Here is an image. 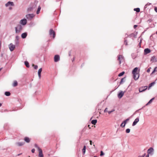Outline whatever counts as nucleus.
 Listing matches in <instances>:
<instances>
[{
  "label": "nucleus",
  "instance_id": "nucleus-20",
  "mask_svg": "<svg viewBox=\"0 0 157 157\" xmlns=\"http://www.w3.org/2000/svg\"><path fill=\"white\" fill-rule=\"evenodd\" d=\"M27 35V33H22L21 35V37L23 38L24 39L25 38Z\"/></svg>",
  "mask_w": 157,
  "mask_h": 157
},
{
  "label": "nucleus",
  "instance_id": "nucleus-5",
  "mask_svg": "<svg viewBox=\"0 0 157 157\" xmlns=\"http://www.w3.org/2000/svg\"><path fill=\"white\" fill-rule=\"evenodd\" d=\"M49 35L50 36H53V38H54L55 37V33L54 31L52 29H51L49 31Z\"/></svg>",
  "mask_w": 157,
  "mask_h": 157
},
{
  "label": "nucleus",
  "instance_id": "nucleus-12",
  "mask_svg": "<svg viewBox=\"0 0 157 157\" xmlns=\"http://www.w3.org/2000/svg\"><path fill=\"white\" fill-rule=\"evenodd\" d=\"M137 35V33H131V34L128 35L126 37H133L134 38H136V36Z\"/></svg>",
  "mask_w": 157,
  "mask_h": 157
},
{
  "label": "nucleus",
  "instance_id": "nucleus-21",
  "mask_svg": "<svg viewBox=\"0 0 157 157\" xmlns=\"http://www.w3.org/2000/svg\"><path fill=\"white\" fill-rule=\"evenodd\" d=\"M138 69V68L137 67H136L132 71V74L134 73H137V71Z\"/></svg>",
  "mask_w": 157,
  "mask_h": 157
},
{
  "label": "nucleus",
  "instance_id": "nucleus-45",
  "mask_svg": "<svg viewBox=\"0 0 157 157\" xmlns=\"http://www.w3.org/2000/svg\"><path fill=\"white\" fill-rule=\"evenodd\" d=\"M15 43L16 45H18L19 44L18 41L15 40Z\"/></svg>",
  "mask_w": 157,
  "mask_h": 157
},
{
  "label": "nucleus",
  "instance_id": "nucleus-19",
  "mask_svg": "<svg viewBox=\"0 0 157 157\" xmlns=\"http://www.w3.org/2000/svg\"><path fill=\"white\" fill-rule=\"evenodd\" d=\"M36 7V5H34L32 7H29L28 9V11H30L32 10L33 9H34Z\"/></svg>",
  "mask_w": 157,
  "mask_h": 157
},
{
  "label": "nucleus",
  "instance_id": "nucleus-37",
  "mask_svg": "<svg viewBox=\"0 0 157 157\" xmlns=\"http://www.w3.org/2000/svg\"><path fill=\"white\" fill-rule=\"evenodd\" d=\"M157 71V67H155L154 68V70L152 72L151 74H153V73H154V72H155Z\"/></svg>",
  "mask_w": 157,
  "mask_h": 157
},
{
  "label": "nucleus",
  "instance_id": "nucleus-15",
  "mask_svg": "<svg viewBox=\"0 0 157 157\" xmlns=\"http://www.w3.org/2000/svg\"><path fill=\"white\" fill-rule=\"evenodd\" d=\"M10 5L11 6H14V4L13 2H12L9 1L5 4V6L6 7H8Z\"/></svg>",
  "mask_w": 157,
  "mask_h": 157
},
{
  "label": "nucleus",
  "instance_id": "nucleus-54",
  "mask_svg": "<svg viewBox=\"0 0 157 157\" xmlns=\"http://www.w3.org/2000/svg\"><path fill=\"white\" fill-rule=\"evenodd\" d=\"M151 21H152V20H148V21H149V22H151Z\"/></svg>",
  "mask_w": 157,
  "mask_h": 157
},
{
  "label": "nucleus",
  "instance_id": "nucleus-55",
  "mask_svg": "<svg viewBox=\"0 0 157 157\" xmlns=\"http://www.w3.org/2000/svg\"><path fill=\"white\" fill-rule=\"evenodd\" d=\"M141 41H142V40H140V43H139V44H141Z\"/></svg>",
  "mask_w": 157,
  "mask_h": 157
},
{
  "label": "nucleus",
  "instance_id": "nucleus-23",
  "mask_svg": "<svg viewBox=\"0 0 157 157\" xmlns=\"http://www.w3.org/2000/svg\"><path fill=\"white\" fill-rule=\"evenodd\" d=\"M155 99V98H152V99H151V100H150L148 101V102L146 105H145L146 106H147L148 105H149V104H150L151 103L152 101L154 100Z\"/></svg>",
  "mask_w": 157,
  "mask_h": 157
},
{
  "label": "nucleus",
  "instance_id": "nucleus-16",
  "mask_svg": "<svg viewBox=\"0 0 157 157\" xmlns=\"http://www.w3.org/2000/svg\"><path fill=\"white\" fill-rule=\"evenodd\" d=\"M42 71V68H40L39 69V70L38 71V75L39 76V77L40 79V78L41 75V73Z\"/></svg>",
  "mask_w": 157,
  "mask_h": 157
},
{
  "label": "nucleus",
  "instance_id": "nucleus-10",
  "mask_svg": "<svg viewBox=\"0 0 157 157\" xmlns=\"http://www.w3.org/2000/svg\"><path fill=\"white\" fill-rule=\"evenodd\" d=\"M154 151V149L153 148L151 147L148 149L147 150V153L148 154L152 155V153Z\"/></svg>",
  "mask_w": 157,
  "mask_h": 157
},
{
  "label": "nucleus",
  "instance_id": "nucleus-47",
  "mask_svg": "<svg viewBox=\"0 0 157 157\" xmlns=\"http://www.w3.org/2000/svg\"><path fill=\"white\" fill-rule=\"evenodd\" d=\"M107 111H108V109L107 108H106L104 110V112H107Z\"/></svg>",
  "mask_w": 157,
  "mask_h": 157
},
{
  "label": "nucleus",
  "instance_id": "nucleus-30",
  "mask_svg": "<svg viewBox=\"0 0 157 157\" xmlns=\"http://www.w3.org/2000/svg\"><path fill=\"white\" fill-rule=\"evenodd\" d=\"M25 65L27 67H29V62L27 61L25 62Z\"/></svg>",
  "mask_w": 157,
  "mask_h": 157
},
{
  "label": "nucleus",
  "instance_id": "nucleus-59",
  "mask_svg": "<svg viewBox=\"0 0 157 157\" xmlns=\"http://www.w3.org/2000/svg\"><path fill=\"white\" fill-rule=\"evenodd\" d=\"M21 154H18L17 155L18 156H19V155H20Z\"/></svg>",
  "mask_w": 157,
  "mask_h": 157
},
{
  "label": "nucleus",
  "instance_id": "nucleus-44",
  "mask_svg": "<svg viewBox=\"0 0 157 157\" xmlns=\"http://www.w3.org/2000/svg\"><path fill=\"white\" fill-rule=\"evenodd\" d=\"M114 111V109H113L111 111H108V113H109V114H110L112 112H113Z\"/></svg>",
  "mask_w": 157,
  "mask_h": 157
},
{
  "label": "nucleus",
  "instance_id": "nucleus-14",
  "mask_svg": "<svg viewBox=\"0 0 157 157\" xmlns=\"http://www.w3.org/2000/svg\"><path fill=\"white\" fill-rule=\"evenodd\" d=\"M59 55H56L54 57V60L55 62H57L59 60Z\"/></svg>",
  "mask_w": 157,
  "mask_h": 157
},
{
  "label": "nucleus",
  "instance_id": "nucleus-9",
  "mask_svg": "<svg viewBox=\"0 0 157 157\" xmlns=\"http://www.w3.org/2000/svg\"><path fill=\"white\" fill-rule=\"evenodd\" d=\"M20 23L23 25H25L27 23V20L26 19L24 18L21 20L20 21Z\"/></svg>",
  "mask_w": 157,
  "mask_h": 157
},
{
  "label": "nucleus",
  "instance_id": "nucleus-4",
  "mask_svg": "<svg viewBox=\"0 0 157 157\" xmlns=\"http://www.w3.org/2000/svg\"><path fill=\"white\" fill-rule=\"evenodd\" d=\"M129 120V118L125 120L121 124L120 126L122 127H124L125 126V124H126L127 121H128Z\"/></svg>",
  "mask_w": 157,
  "mask_h": 157
},
{
  "label": "nucleus",
  "instance_id": "nucleus-50",
  "mask_svg": "<svg viewBox=\"0 0 157 157\" xmlns=\"http://www.w3.org/2000/svg\"><path fill=\"white\" fill-rule=\"evenodd\" d=\"M137 26V25H135L134 26V29H136V28Z\"/></svg>",
  "mask_w": 157,
  "mask_h": 157
},
{
  "label": "nucleus",
  "instance_id": "nucleus-63",
  "mask_svg": "<svg viewBox=\"0 0 157 157\" xmlns=\"http://www.w3.org/2000/svg\"><path fill=\"white\" fill-rule=\"evenodd\" d=\"M156 34H157V31L156 32Z\"/></svg>",
  "mask_w": 157,
  "mask_h": 157
},
{
  "label": "nucleus",
  "instance_id": "nucleus-53",
  "mask_svg": "<svg viewBox=\"0 0 157 157\" xmlns=\"http://www.w3.org/2000/svg\"><path fill=\"white\" fill-rule=\"evenodd\" d=\"M149 154H148L146 155V157H149Z\"/></svg>",
  "mask_w": 157,
  "mask_h": 157
},
{
  "label": "nucleus",
  "instance_id": "nucleus-8",
  "mask_svg": "<svg viewBox=\"0 0 157 157\" xmlns=\"http://www.w3.org/2000/svg\"><path fill=\"white\" fill-rule=\"evenodd\" d=\"M124 93L125 91L123 92L122 91H120L117 95V96L118 98L120 99L123 96Z\"/></svg>",
  "mask_w": 157,
  "mask_h": 157
},
{
  "label": "nucleus",
  "instance_id": "nucleus-36",
  "mask_svg": "<svg viewBox=\"0 0 157 157\" xmlns=\"http://www.w3.org/2000/svg\"><path fill=\"white\" fill-rule=\"evenodd\" d=\"M155 82H151V83L149 85V87H151V86H153L154 84H155Z\"/></svg>",
  "mask_w": 157,
  "mask_h": 157
},
{
  "label": "nucleus",
  "instance_id": "nucleus-43",
  "mask_svg": "<svg viewBox=\"0 0 157 157\" xmlns=\"http://www.w3.org/2000/svg\"><path fill=\"white\" fill-rule=\"evenodd\" d=\"M19 39V37L17 36H16V39H15V40L18 41Z\"/></svg>",
  "mask_w": 157,
  "mask_h": 157
},
{
  "label": "nucleus",
  "instance_id": "nucleus-60",
  "mask_svg": "<svg viewBox=\"0 0 157 157\" xmlns=\"http://www.w3.org/2000/svg\"><path fill=\"white\" fill-rule=\"evenodd\" d=\"M93 146L94 147H95V145L94 144L93 145Z\"/></svg>",
  "mask_w": 157,
  "mask_h": 157
},
{
  "label": "nucleus",
  "instance_id": "nucleus-42",
  "mask_svg": "<svg viewBox=\"0 0 157 157\" xmlns=\"http://www.w3.org/2000/svg\"><path fill=\"white\" fill-rule=\"evenodd\" d=\"M124 44L126 45H128L127 41V40H124Z\"/></svg>",
  "mask_w": 157,
  "mask_h": 157
},
{
  "label": "nucleus",
  "instance_id": "nucleus-3",
  "mask_svg": "<svg viewBox=\"0 0 157 157\" xmlns=\"http://www.w3.org/2000/svg\"><path fill=\"white\" fill-rule=\"evenodd\" d=\"M9 47L10 51L12 52L13 51L14 49L15 48V46L12 43H10L9 45Z\"/></svg>",
  "mask_w": 157,
  "mask_h": 157
},
{
  "label": "nucleus",
  "instance_id": "nucleus-18",
  "mask_svg": "<svg viewBox=\"0 0 157 157\" xmlns=\"http://www.w3.org/2000/svg\"><path fill=\"white\" fill-rule=\"evenodd\" d=\"M39 151V157H43L44 155L42 153V149L38 151Z\"/></svg>",
  "mask_w": 157,
  "mask_h": 157
},
{
  "label": "nucleus",
  "instance_id": "nucleus-48",
  "mask_svg": "<svg viewBox=\"0 0 157 157\" xmlns=\"http://www.w3.org/2000/svg\"><path fill=\"white\" fill-rule=\"evenodd\" d=\"M155 10L156 12H157V7H155Z\"/></svg>",
  "mask_w": 157,
  "mask_h": 157
},
{
  "label": "nucleus",
  "instance_id": "nucleus-57",
  "mask_svg": "<svg viewBox=\"0 0 157 157\" xmlns=\"http://www.w3.org/2000/svg\"><path fill=\"white\" fill-rule=\"evenodd\" d=\"M75 59V58H73V60H72V61H73H73H74V60Z\"/></svg>",
  "mask_w": 157,
  "mask_h": 157
},
{
  "label": "nucleus",
  "instance_id": "nucleus-49",
  "mask_svg": "<svg viewBox=\"0 0 157 157\" xmlns=\"http://www.w3.org/2000/svg\"><path fill=\"white\" fill-rule=\"evenodd\" d=\"M150 68H148V69H147V72H150Z\"/></svg>",
  "mask_w": 157,
  "mask_h": 157
},
{
  "label": "nucleus",
  "instance_id": "nucleus-32",
  "mask_svg": "<svg viewBox=\"0 0 157 157\" xmlns=\"http://www.w3.org/2000/svg\"><path fill=\"white\" fill-rule=\"evenodd\" d=\"M134 10L136 11L137 12H139L140 11V9L139 8H135L134 9Z\"/></svg>",
  "mask_w": 157,
  "mask_h": 157
},
{
  "label": "nucleus",
  "instance_id": "nucleus-25",
  "mask_svg": "<svg viewBox=\"0 0 157 157\" xmlns=\"http://www.w3.org/2000/svg\"><path fill=\"white\" fill-rule=\"evenodd\" d=\"M17 85V82L16 81H14L13 84V87L16 86Z\"/></svg>",
  "mask_w": 157,
  "mask_h": 157
},
{
  "label": "nucleus",
  "instance_id": "nucleus-62",
  "mask_svg": "<svg viewBox=\"0 0 157 157\" xmlns=\"http://www.w3.org/2000/svg\"><path fill=\"white\" fill-rule=\"evenodd\" d=\"M94 157H97V156H94Z\"/></svg>",
  "mask_w": 157,
  "mask_h": 157
},
{
  "label": "nucleus",
  "instance_id": "nucleus-2",
  "mask_svg": "<svg viewBox=\"0 0 157 157\" xmlns=\"http://www.w3.org/2000/svg\"><path fill=\"white\" fill-rule=\"evenodd\" d=\"M118 60L119 61V64H121V63L124 61V57L122 55H118Z\"/></svg>",
  "mask_w": 157,
  "mask_h": 157
},
{
  "label": "nucleus",
  "instance_id": "nucleus-51",
  "mask_svg": "<svg viewBox=\"0 0 157 157\" xmlns=\"http://www.w3.org/2000/svg\"><path fill=\"white\" fill-rule=\"evenodd\" d=\"M90 144L91 145H92V141L91 140H90Z\"/></svg>",
  "mask_w": 157,
  "mask_h": 157
},
{
  "label": "nucleus",
  "instance_id": "nucleus-17",
  "mask_svg": "<svg viewBox=\"0 0 157 157\" xmlns=\"http://www.w3.org/2000/svg\"><path fill=\"white\" fill-rule=\"evenodd\" d=\"M151 50L148 48H146L144 50V53L145 54H147L150 53Z\"/></svg>",
  "mask_w": 157,
  "mask_h": 157
},
{
  "label": "nucleus",
  "instance_id": "nucleus-28",
  "mask_svg": "<svg viewBox=\"0 0 157 157\" xmlns=\"http://www.w3.org/2000/svg\"><path fill=\"white\" fill-rule=\"evenodd\" d=\"M41 9V7L40 6H39L37 9V10L36 11V14H38L39 13Z\"/></svg>",
  "mask_w": 157,
  "mask_h": 157
},
{
  "label": "nucleus",
  "instance_id": "nucleus-40",
  "mask_svg": "<svg viewBox=\"0 0 157 157\" xmlns=\"http://www.w3.org/2000/svg\"><path fill=\"white\" fill-rule=\"evenodd\" d=\"M104 155V153L103 151H101V152H100V155L101 156H103V155Z\"/></svg>",
  "mask_w": 157,
  "mask_h": 157
},
{
  "label": "nucleus",
  "instance_id": "nucleus-7",
  "mask_svg": "<svg viewBox=\"0 0 157 157\" xmlns=\"http://www.w3.org/2000/svg\"><path fill=\"white\" fill-rule=\"evenodd\" d=\"M133 78L135 80H137L139 77L140 75L139 73L132 74Z\"/></svg>",
  "mask_w": 157,
  "mask_h": 157
},
{
  "label": "nucleus",
  "instance_id": "nucleus-1",
  "mask_svg": "<svg viewBox=\"0 0 157 157\" xmlns=\"http://www.w3.org/2000/svg\"><path fill=\"white\" fill-rule=\"evenodd\" d=\"M15 33L17 34L19 33L22 29V26L20 25H18L15 27Z\"/></svg>",
  "mask_w": 157,
  "mask_h": 157
},
{
  "label": "nucleus",
  "instance_id": "nucleus-22",
  "mask_svg": "<svg viewBox=\"0 0 157 157\" xmlns=\"http://www.w3.org/2000/svg\"><path fill=\"white\" fill-rule=\"evenodd\" d=\"M24 140L27 143H29L30 141V139L28 137H25L24 138Z\"/></svg>",
  "mask_w": 157,
  "mask_h": 157
},
{
  "label": "nucleus",
  "instance_id": "nucleus-6",
  "mask_svg": "<svg viewBox=\"0 0 157 157\" xmlns=\"http://www.w3.org/2000/svg\"><path fill=\"white\" fill-rule=\"evenodd\" d=\"M34 17L33 14H28L26 15V18L29 20H31Z\"/></svg>",
  "mask_w": 157,
  "mask_h": 157
},
{
  "label": "nucleus",
  "instance_id": "nucleus-46",
  "mask_svg": "<svg viewBox=\"0 0 157 157\" xmlns=\"http://www.w3.org/2000/svg\"><path fill=\"white\" fill-rule=\"evenodd\" d=\"M35 151V149L34 148L31 151L33 153H34Z\"/></svg>",
  "mask_w": 157,
  "mask_h": 157
},
{
  "label": "nucleus",
  "instance_id": "nucleus-38",
  "mask_svg": "<svg viewBox=\"0 0 157 157\" xmlns=\"http://www.w3.org/2000/svg\"><path fill=\"white\" fill-rule=\"evenodd\" d=\"M151 4L150 3H148L146 5H145L144 6V8H145V9L146 8H147V6H149L150 5H151Z\"/></svg>",
  "mask_w": 157,
  "mask_h": 157
},
{
  "label": "nucleus",
  "instance_id": "nucleus-52",
  "mask_svg": "<svg viewBox=\"0 0 157 157\" xmlns=\"http://www.w3.org/2000/svg\"><path fill=\"white\" fill-rule=\"evenodd\" d=\"M145 153L142 156H141L142 157H144L145 155Z\"/></svg>",
  "mask_w": 157,
  "mask_h": 157
},
{
  "label": "nucleus",
  "instance_id": "nucleus-31",
  "mask_svg": "<svg viewBox=\"0 0 157 157\" xmlns=\"http://www.w3.org/2000/svg\"><path fill=\"white\" fill-rule=\"evenodd\" d=\"M131 56L132 58L133 59H135L136 57V55L134 53H132L131 54Z\"/></svg>",
  "mask_w": 157,
  "mask_h": 157
},
{
  "label": "nucleus",
  "instance_id": "nucleus-58",
  "mask_svg": "<svg viewBox=\"0 0 157 157\" xmlns=\"http://www.w3.org/2000/svg\"><path fill=\"white\" fill-rule=\"evenodd\" d=\"M11 9H12V8L11 7L9 8V9L10 10H11Z\"/></svg>",
  "mask_w": 157,
  "mask_h": 157
},
{
  "label": "nucleus",
  "instance_id": "nucleus-24",
  "mask_svg": "<svg viewBox=\"0 0 157 157\" xmlns=\"http://www.w3.org/2000/svg\"><path fill=\"white\" fill-rule=\"evenodd\" d=\"M24 143H25L24 142H19L17 143L16 144L18 146H20L23 145L24 144Z\"/></svg>",
  "mask_w": 157,
  "mask_h": 157
},
{
  "label": "nucleus",
  "instance_id": "nucleus-26",
  "mask_svg": "<svg viewBox=\"0 0 157 157\" xmlns=\"http://www.w3.org/2000/svg\"><path fill=\"white\" fill-rule=\"evenodd\" d=\"M86 148V146H84L83 148L82 149V153H83V154H84L85 153Z\"/></svg>",
  "mask_w": 157,
  "mask_h": 157
},
{
  "label": "nucleus",
  "instance_id": "nucleus-11",
  "mask_svg": "<svg viewBox=\"0 0 157 157\" xmlns=\"http://www.w3.org/2000/svg\"><path fill=\"white\" fill-rule=\"evenodd\" d=\"M147 88V86H144L141 87L139 88V91L140 92H142L146 90Z\"/></svg>",
  "mask_w": 157,
  "mask_h": 157
},
{
  "label": "nucleus",
  "instance_id": "nucleus-13",
  "mask_svg": "<svg viewBox=\"0 0 157 157\" xmlns=\"http://www.w3.org/2000/svg\"><path fill=\"white\" fill-rule=\"evenodd\" d=\"M139 121V117L136 118L134 122H133L132 124V126H134Z\"/></svg>",
  "mask_w": 157,
  "mask_h": 157
},
{
  "label": "nucleus",
  "instance_id": "nucleus-39",
  "mask_svg": "<svg viewBox=\"0 0 157 157\" xmlns=\"http://www.w3.org/2000/svg\"><path fill=\"white\" fill-rule=\"evenodd\" d=\"M130 130L129 128H127L126 130V132L127 133H129L130 132Z\"/></svg>",
  "mask_w": 157,
  "mask_h": 157
},
{
  "label": "nucleus",
  "instance_id": "nucleus-56",
  "mask_svg": "<svg viewBox=\"0 0 157 157\" xmlns=\"http://www.w3.org/2000/svg\"><path fill=\"white\" fill-rule=\"evenodd\" d=\"M2 104L1 103H0V107L2 106Z\"/></svg>",
  "mask_w": 157,
  "mask_h": 157
},
{
  "label": "nucleus",
  "instance_id": "nucleus-29",
  "mask_svg": "<svg viewBox=\"0 0 157 157\" xmlns=\"http://www.w3.org/2000/svg\"><path fill=\"white\" fill-rule=\"evenodd\" d=\"M5 94L6 96H8L10 95V93L9 92L6 91L5 92Z\"/></svg>",
  "mask_w": 157,
  "mask_h": 157
},
{
  "label": "nucleus",
  "instance_id": "nucleus-27",
  "mask_svg": "<svg viewBox=\"0 0 157 157\" xmlns=\"http://www.w3.org/2000/svg\"><path fill=\"white\" fill-rule=\"evenodd\" d=\"M97 122V120H93L92 121L91 123L94 125H95Z\"/></svg>",
  "mask_w": 157,
  "mask_h": 157
},
{
  "label": "nucleus",
  "instance_id": "nucleus-61",
  "mask_svg": "<svg viewBox=\"0 0 157 157\" xmlns=\"http://www.w3.org/2000/svg\"><path fill=\"white\" fill-rule=\"evenodd\" d=\"M140 44H139V45L140 46Z\"/></svg>",
  "mask_w": 157,
  "mask_h": 157
},
{
  "label": "nucleus",
  "instance_id": "nucleus-33",
  "mask_svg": "<svg viewBox=\"0 0 157 157\" xmlns=\"http://www.w3.org/2000/svg\"><path fill=\"white\" fill-rule=\"evenodd\" d=\"M124 79H125V78H122L121 79V81L120 82V84H122L123 82H124Z\"/></svg>",
  "mask_w": 157,
  "mask_h": 157
},
{
  "label": "nucleus",
  "instance_id": "nucleus-41",
  "mask_svg": "<svg viewBox=\"0 0 157 157\" xmlns=\"http://www.w3.org/2000/svg\"><path fill=\"white\" fill-rule=\"evenodd\" d=\"M34 68L35 69H37L38 68V66L36 65H33Z\"/></svg>",
  "mask_w": 157,
  "mask_h": 157
},
{
  "label": "nucleus",
  "instance_id": "nucleus-35",
  "mask_svg": "<svg viewBox=\"0 0 157 157\" xmlns=\"http://www.w3.org/2000/svg\"><path fill=\"white\" fill-rule=\"evenodd\" d=\"M34 146H35V147L36 148H37L38 150H40L41 149L38 146V145H37V144H35V145H34Z\"/></svg>",
  "mask_w": 157,
  "mask_h": 157
},
{
  "label": "nucleus",
  "instance_id": "nucleus-34",
  "mask_svg": "<svg viewBox=\"0 0 157 157\" xmlns=\"http://www.w3.org/2000/svg\"><path fill=\"white\" fill-rule=\"evenodd\" d=\"M124 73V71H123L121 72V73H120L119 75H118V76L119 77H121L122 76Z\"/></svg>",
  "mask_w": 157,
  "mask_h": 157
}]
</instances>
